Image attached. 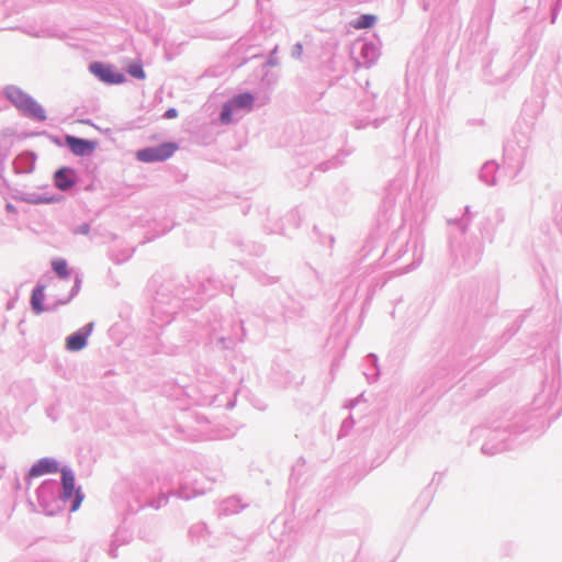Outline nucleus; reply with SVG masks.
<instances>
[{
    "mask_svg": "<svg viewBox=\"0 0 562 562\" xmlns=\"http://www.w3.org/2000/svg\"><path fill=\"white\" fill-rule=\"evenodd\" d=\"M178 144L173 142L162 143L157 147L140 149L136 153V158L143 162L164 161L170 158L177 150Z\"/></svg>",
    "mask_w": 562,
    "mask_h": 562,
    "instance_id": "nucleus-1",
    "label": "nucleus"
},
{
    "mask_svg": "<svg viewBox=\"0 0 562 562\" xmlns=\"http://www.w3.org/2000/svg\"><path fill=\"white\" fill-rule=\"evenodd\" d=\"M61 485H63V498L69 499L74 496V502L71 504V512H76L79 509L85 495L81 491V488L75 487V476L74 474L68 470H61Z\"/></svg>",
    "mask_w": 562,
    "mask_h": 562,
    "instance_id": "nucleus-2",
    "label": "nucleus"
},
{
    "mask_svg": "<svg viewBox=\"0 0 562 562\" xmlns=\"http://www.w3.org/2000/svg\"><path fill=\"white\" fill-rule=\"evenodd\" d=\"M90 71L106 83H122L125 81L123 74L114 71L112 67L101 63L91 64Z\"/></svg>",
    "mask_w": 562,
    "mask_h": 562,
    "instance_id": "nucleus-3",
    "label": "nucleus"
},
{
    "mask_svg": "<svg viewBox=\"0 0 562 562\" xmlns=\"http://www.w3.org/2000/svg\"><path fill=\"white\" fill-rule=\"evenodd\" d=\"M92 328H93V324L90 323L87 326H85L82 329H80L79 331L70 335L66 339V348L69 351H79V350L83 349L87 345V339L91 335Z\"/></svg>",
    "mask_w": 562,
    "mask_h": 562,
    "instance_id": "nucleus-4",
    "label": "nucleus"
},
{
    "mask_svg": "<svg viewBox=\"0 0 562 562\" xmlns=\"http://www.w3.org/2000/svg\"><path fill=\"white\" fill-rule=\"evenodd\" d=\"M58 463L48 458L41 459L37 461L29 471L27 476L30 479L38 477L45 474L56 473L58 472Z\"/></svg>",
    "mask_w": 562,
    "mask_h": 562,
    "instance_id": "nucleus-5",
    "label": "nucleus"
},
{
    "mask_svg": "<svg viewBox=\"0 0 562 562\" xmlns=\"http://www.w3.org/2000/svg\"><path fill=\"white\" fill-rule=\"evenodd\" d=\"M66 144L75 155L79 156L91 153L94 149V144L92 142L77 138L74 136H67Z\"/></svg>",
    "mask_w": 562,
    "mask_h": 562,
    "instance_id": "nucleus-6",
    "label": "nucleus"
},
{
    "mask_svg": "<svg viewBox=\"0 0 562 562\" xmlns=\"http://www.w3.org/2000/svg\"><path fill=\"white\" fill-rule=\"evenodd\" d=\"M55 186L60 190H67L75 184V176L71 169L61 168L54 176Z\"/></svg>",
    "mask_w": 562,
    "mask_h": 562,
    "instance_id": "nucleus-7",
    "label": "nucleus"
},
{
    "mask_svg": "<svg viewBox=\"0 0 562 562\" xmlns=\"http://www.w3.org/2000/svg\"><path fill=\"white\" fill-rule=\"evenodd\" d=\"M7 94L9 99L21 110L26 106L32 99L30 95L16 88H11L8 90Z\"/></svg>",
    "mask_w": 562,
    "mask_h": 562,
    "instance_id": "nucleus-8",
    "label": "nucleus"
},
{
    "mask_svg": "<svg viewBox=\"0 0 562 562\" xmlns=\"http://www.w3.org/2000/svg\"><path fill=\"white\" fill-rule=\"evenodd\" d=\"M229 103L236 109L250 110L254 104V97L250 93H240L235 95Z\"/></svg>",
    "mask_w": 562,
    "mask_h": 562,
    "instance_id": "nucleus-9",
    "label": "nucleus"
},
{
    "mask_svg": "<svg viewBox=\"0 0 562 562\" xmlns=\"http://www.w3.org/2000/svg\"><path fill=\"white\" fill-rule=\"evenodd\" d=\"M22 110L37 120H45L46 117L45 110L33 99Z\"/></svg>",
    "mask_w": 562,
    "mask_h": 562,
    "instance_id": "nucleus-10",
    "label": "nucleus"
},
{
    "mask_svg": "<svg viewBox=\"0 0 562 562\" xmlns=\"http://www.w3.org/2000/svg\"><path fill=\"white\" fill-rule=\"evenodd\" d=\"M43 301H44V288L40 286V288L34 289V291L32 293L31 303H32L33 310L37 314H40L44 311Z\"/></svg>",
    "mask_w": 562,
    "mask_h": 562,
    "instance_id": "nucleus-11",
    "label": "nucleus"
},
{
    "mask_svg": "<svg viewBox=\"0 0 562 562\" xmlns=\"http://www.w3.org/2000/svg\"><path fill=\"white\" fill-rule=\"evenodd\" d=\"M53 270L60 279L69 278V270L66 260L64 259H55L52 262Z\"/></svg>",
    "mask_w": 562,
    "mask_h": 562,
    "instance_id": "nucleus-12",
    "label": "nucleus"
},
{
    "mask_svg": "<svg viewBox=\"0 0 562 562\" xmlns=\"http://www.w3.org/2000/svg\"><path fill=\"white\" fill-rule=\"evenodd\" d=\"M375 23V16L371 14L361 15L352 25L355 29H369Z\"/></svg>",
    "mask_w": 562,
    "mask_h": 562,
    "instance_id": "nucleus-13",
    "label": "nucleus"
},
{
    "mask_svg": "<svg viewBox=\"0 0 562 562\" xmlns=\"http://www.w3.org/2000/svg\"><path fill=\"white\" fill-rule=\"evenodd\" d=\"M127 72L137 79H144L145 72L140 63H133L127 67Z\"/></svg>",
    "mask_w": 562,
    "mask_h": 562,
    "instance_id": "nucleus-14",
    "label": "nucleus"
},
{
    "mask_svg": "<svg viewBox=\"0 0 562 562\" xmlns=\"http://www.w3.org/2000/svg\"><path fill=\"white\" fill-rule=\"evenodd\" d=\"M232 111L233 105L227 102L223 105L222 113H221V122L224 124H228L232 121Z\"/></svg>",
    "mask_w": 562,
    "mask_h": 562,
    "instance_id": "nucleus-15",
    "label": "nucleus"
},
{
    "mask_svg": "<svg viewBox=\"0 0 562 562\" xmlns=\"http://www.w3.org/2000/svg\"><path fill=\"white\" fill-rule=\"evenodd\" d=\"M177 115H178L177 110L171 108V109H169V110H167V111H166V113H165V115H164V116H165L166 119L170 120V119H175V117H177Z\"/></svg>",
    "mask_w": 562,
    "mask_h": 562,
    "instance_id": "nucleus-16",
    "label": "nucleus"
}]
</instances>
